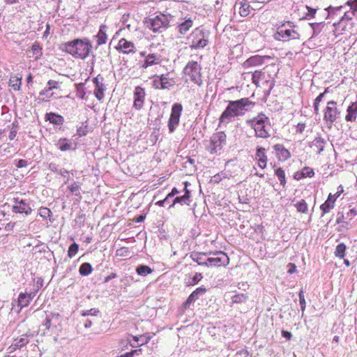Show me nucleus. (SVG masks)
Listing matches in <instances>:
<instances>
[{"instance_id":"nucleus-32","label":"nucleus","mask_w":357,"mask_h":357,"mask_svg":"<svg viewBox=\"0 0 357 357\" xmlns=\"http://www.w3.org/2000/svg\"><path fill=\"white\" fill-rule=\"evenodd\" d=\"M49 317L50 318V321L52 322L53 328H54L56 331H61V321H62V317L61 314L58 312H50L48 314Z\"/></svg>"},{"instance_id":"nucleus-2","label":"nucleus","mask_w":357,"mask_h":357,"mask_svg":"<svg viewBox=\"0 0 357 357\" xmlns=\"http://www.w3.org/2000/svg\"><path fill=\"white\" fill-rule=\"evenodd\" d=\"M92 44L87 38H75L61 43L59 50L66 52L75 59L84 60L90 56L92 51Z\"/></svg>"},{"instance_id":"nucleus-12","label":"nucleus","mask_w":357,"mask_h":357,"mask_svg":"<svg viewBox=\"0 0 357 357\" xmlns=\"http://www.w3.org/2000/svg\"><path fill=\"white\" fill-rule=\"evenodd\" d=\"M13 205L12 206V211L15 213L24 214L29 215L32 212L31 202L26 199L15 197L13 199Z\"/></svg>"},{"instance_id":"nucleus-55","label":"nucleus","mask_w":357,"mask_h":357,"mask_svg":"<svg viewBox=\"0 0 357 357\" xmlns=\"http://www.w3.org/2000/svg\"><path fill=\"white\" fill-rule=\"evenodd\" d=\"M306 9L307 12L305 14V15L302 17L303 20H311L315 17L317 9L306 6Z\"/></svg>"},{"instance_id":"nucleus-13","label":"nucleus","mask_w":357,"mask_h":357,"mask_svg":"<svg viewBox=\"0 0 357 357\" xmlns=\"http://www.w3.org/2000/svg\"><path fill=\"white\" fill-rule=\"evenodd\" d=\"M343 191V187L340 185L338 186L337 191L335 194L333 195L330 193L328 195L326 200L320 206L321 217H323L326 213H329L330 211L335 207V202L336 199L340 196Z\"/></svg>"},{"instance_id":"nucleus-48","label":"nucleus","mask_w":357,"mask_h":357,"mask_svg":"<svg viewBox=\"0 0 357 357\" xmlns=\"http://www.w3.org/2000/svg\"><path fill=\"white\" fill-rule=\"evenodd\" d=\"M105 89L104 84H101V85L95 88L94 96L98 100L101 101L103 99Z\"/></svg>"},{"instance_id":"nucleus-52","label":"nucleus","mask_w":357,"mask_h":357,"mask_svg":"<svg viewBox=\"0 0 357 357\" xmlns=\"http://www.w3.org/2000/svg\"><path fill=\"white\" fill-rule=\"evenodd\" d=\"M78 250H79V245L77 243L73 242L68 247V257L69 258H73L77 253Z\"/></svg>"},{"instance_id":"nucleus-61","label":"nucleus","mask_w":357,"mask_h":357,"mask_svg":"<svg viewBox=\"0 0 357 357\" xmlns=\"http://www.w3.org/2000/svg\"><path fill=\"white\" fill-rule=\"evenodd\" d=\"M46 86L52 91L54 89H59L60 86V83L57 81L50 79L47 82Z\"/></svg>"},{"instance_id":"nucleus-36","label":"nucleus","mask_w":357,"mask_h":357,"mask_svg":"<svg viewBox=\"0 0 357 357\" xmlns=\"http://www.w3.org/2000/svg\"><path fill=\"white\" fill-rule=\"evenodd\" d=\"M31 50L33 52L35 60H38L42 57L43 47L39 42H34L31 46Z\"/></svg>"},{"instance_id":"nucleus-49","label":"nucleus","mask_w":357,"mask_h":357,"mask_svg":"<svg viewBox=\"0 0 357 357\" xmlns=\"http://www.w3.org/2000/svg\"><path fill=\"white\" fill-rule=\"evenodd\" d=\"M295 207L297 211L302 213H307L308 212L307 204L304 199L298 201L296 204Z\"/></svg>"},{"instance_id":"nucleus-15","label":"nucleus","mask_w":357,"mask_h":357,"mask_svg":"<svg viewBox=\"0 0 357 357\" xmlns=\"http://www.w3.org/2000/svg\"><path fill=\"white\" fill-rule=\"evenodd\" d=\"M33 337V333L29 329L26 333L15 337L9 349H11V351L21 349L29 343L30 339Z\"/></svg>"},{"instance_id":"nucleus-18","label":"nucleus","mask_w":357,"mask_h":357,"mask_svg":"<svg viewBox=\"0 0 357 357\" xmlns=\"http://www.w3.org/2000/svg\"><path fill=\"white\" fill-rule=\"evenodd\" d=\"M45 121H49L59 130L64 131L65 128L62 127L65 120L64 117L56 112H50L45 114Z\"/></svg>"},{"instance_id":"nucleus-19","label":"nucleus","mask_w":357,"mask_h":357,"mask_svg":"<svg viewBox=\"0 0 357 357\" xmlns=\"http://www.w3.org/2000/svg\"><path fill=\"white\" fill-rule=\"evenodd\" d=\"M56 147L61 151H75L77 143L73 139L61 137L55 143Z\"/></svg>"},{"instance_id":"nucleus-30","label":"nucleus","mask_w":357,"mask_h":357,"mask_svg":"<svg viewBox=\"0 0 357 357\" xmlns=\"http://www.w3.org/2000/svg\"><path fill=\"white\" fill-rule=\"evenodd\" d=\"M193 25L191 18H185L184 21L177 25V29L180 34L185 35Z\"/></svg>"},{"instance_id":"nucleus-40","label":"nucleus","mask_w":357,"mask_h":357,"mask_svg":"<svg viewBox=\"0 0 357 357\" xmlns=\"http://www.w3.org/2000/svg\"><path fill=\"white\" fill-rule=\"evenodd\" d=\"M38 213L40 216L43 218V220H49L51 222L54 221V219L52 218L53 215L52 212L47 207L41 206L39 208Z\"/></svg>"},{"instance_id":"nucleus-56","label":"nucleus","mask_w":357,"mask_h":357,"mask_svg":"<svg viewBox=\"0 0 357 357\" xmlns=\"http://www.w3.org/2000/svg\"><path fill=\"white\" fill-rule=\"evenodd\" d=\"M298 297H299V303H300L301 310L302 311V315H303L304 311L306 307V302H305L304 291H303V288L300 290V291L298 293Z\"/></svg>"},{"instance_id":"nucleus-9","label":"nucleus","mask_w":357,"mask_h":357,"mask_svg":"<svg viewBox=\"0 0 357 357\" xmlns=\"http://www.w3.org/2000/svg\"><path fill=\"white\" fill-rule=\"evenodd\" d=\"M333 26L335 27L333 32L336 37L347 33L354 34L356 30L354 22L339 20L337 22H334Z\"/></svg>"},{"instance_id":"nucleus-23","label":"nucleus","mask_w":357,"mask_h":357,"mask_svg":"<svg viewBox=\"0 0 357 357\" xmlns=\"http://www.w3.org/2000/svg\"><path fill=\"white\" fill-rule=\"evenodd\" d=\"M255 159L258 160L259 167L261 169H265L267 165V155L266 149L261 146H257L256 149Z\"/></svg>"},{"instance_id":"nucleus-39","label":"nucleus","mask_w":357,"mask_h":357,"mask_svg":"<svg viewBox=\"0 0 357 357\" xmlns=\"http://www.w3.org/2000/svg\"><path fill=\"white\" fill-rule=\"evenodd\" d=\"M344 6L333 7L332 6H328L326 8V10L328 13V18H334L335 16H337L339 14L341 13L342 8H344Z\"/></svg>"},{"instance_id":"nucleus-44","label":"nucleus","mask_w":357,"mask_h":357,"mask_svg":"<svg viewBox=\"0 0 357 357\" xmlns=\"http://www.w3.org/2000/svg\"><path fill=\"white\" fill-rule=\"evenodd\" d=\"M227 177V174L225 171H221L219 173L215 174L210 179V183L218 184L223 178Z\"/></svg>"},{"instance_id":"nucleus-24","label":"nucleus","mask_w":357,"mask_h":357,"mask_svg":"<svg viewBox=\"0 0 357 357\" xmlns=\"http://www.w3.org/2000/svg\"><path fill=\"white\" fill-rule=\"evenodd\" d=\"M190 257L193 261L197 263L198 265L207 267L208 253L192 252L190 253Z\"/></svg>"},{"instance_id":"nucleus-4","label":"nucleus","mask_w":357,"mask_h":357,"mask_svg":"<svg viewBox=\"0 0 357 357\" xmlns=\"http://www.w3.org/2000/svg\"><path fill=\"white\" fill-rule=\"evenodd\" d=\"M210 32L202 27H197L189 35L188 39L191 41V50L204 49L209 42Z\"/></svg>"},{"instance_id":"nucleus-20","label":"nucleus","mask_w":357,"mask_h":357,"mask_svg":"<svg viewBox=\"0 0 357 357\" xmlns=\"http://www.w3.org/2000/svg\"><path fill=\"white\" fill-rule=\"evenodd\" d=\"M174 84L169 82L166 75H155L153 80V86L156 89H169Z\"/></svg>"},{"instance_id":"nucleus-29","label":"nucleus","mask_w":357,"mask_h":357,"mask_svg":"<svg viewBox=\"0 0 357 357\" xmlns=\"http://www.w3.org/2000/svg\"><path fill=\"white\" fill-rule=\"evenodd\" d=\"M192 199L188 198V195H178L175 197L172 203L169 204L168 208H171L172 207H174L176 204H178L181 205H187L190 206Z\"/></svg>"},{"instance_id":"nucleus-6","label":"nucleus","mask_w":357,"mask_h":357,"mask_svg":"<svg viewBox=\"0 0 357 357\" xmlns=\"http://www.w3.org/2000/svg\"><path fill=\"white\" fill-rule=\"evenodd\" d=\"M227 143V135L223 131L214 133L210 139V145L207 150L211 154H220Z\"/></svg>"},{"instance_id":"nucleus-3","label":"nucleus","mask_w":357,"mask_h":357,"mask_svg":"<svg viewBox=\"0 0 357 357\" xmlns=\"http://www.w3.org/2000/svg\"><path fill=\"white\" fill-rule=\"evenodd\" d=\"M246 123L255 130L256 137L267 139L271 136L268 128L271 125L270 119L264 112H260L257 116L247 120Z\"/></svg>"},{"instance_id":"nucleus-58","label":"nucleus","mask_w":357,"mask_h":357,"mask_svg":"<svg viewBox=\"0 0 357 357\" xmlns=\"http://www.w3.org/2000/svg\"><path fill=\"white\" fill-rule=\"evenodd\" d=\"M130 253V250L127 247H122L116 251V255L119 257H128Z\"/></svg>"},{"instance_id":"nucleus-34","label":"nucleus","mask_w":357,"mask_h":357,"mask_svg":"<svg viewBox=\"0 0 357 357\" xmlns=\"http://www.w3.org/2000/svg\"><path fill=\"white\" fill-rule=\"evenodd\" d=\"M9 86L15 91H20L22 86V77L17 75H11L9 79Z\"/></svg>"},{"instance_id":"nucleus-50","label":"nucleus","mask_w":357,"mask_h":357,"mask_svg":"<svg viewBox=\"0 0 357 357\" xmlns=\"http://www.w3.org/2000/svg\"><path fill=\"white\" fill-rule=\"evenodd\" d=\"M160 128H155L153 130V132L151 133L149 137V142L151 144V145H154L158 140L159 136H160Z\"/></svg>"},{"instance_id":"nucleus-35","label":"nucleus","mask_w":357,"mask_h":357,"mask_svg":"<svg viewBox=\"0 0 357 357\" xmlns=\"http://www.w3.org/2000/svg\"><path fill=\"white\" fill-rule=\"evenodd\" d=\"M135 271L138 275L145 277L153 272V269L151 268L149 266L142 264L138 265Z\"/></svg>"},{"instance_id":"nucleus-45","label":"nucleus","mask_w":357,"mask_h":357,"mask_svg":"<svg viewBox=\"0 0 357 357\" xmlns=\"http://www.w3.org/2000/svg\"><path fill=\"white\" fill-rule=\"evenodd\" d=\"M248 295L247 294H236L231 297L233 303H243L248 300Z\"/></svg>"},{"instance_id":"nucleus-21","label":"nucleus","mask_w":357,"mask_h":357,"mask_svg":"<svg viewBox=\"0 0 357 357\" xmlns=\"http://www.w3.org/2000/svg\"><path fill=\"white\" fill-rule=\"evenodd\" d=\"M116 49L119 52L126 54L136 52L135 44L123 38L119 40L118 45L116 46Z\"/></svg>"},{"instance_id":"nucleus-16","label":"nucleus","mask_w":357,"mask_h":357,"mask_svg":"<svg viewBox=\"0 0 357 357\" xmlns=\"http://www.w3.org/2000/svg\"><path fill=\"white\" fill-rule=\"evenodd\" d=\"M207 291V289L204 286H200L195 289L187 298L185 302L182 304L181 308L183 310H186L187 309H190L191 305H192L197 300H198L200 297L203 296L206 292Z\"/></svg>"},{"instance_id":"nucleus-5","label":"nucleus","mask_w":357,"mask_h":357,"mask_svg":"<svg viewBox=\"0 0 357 357\" xmlns=\"http://www.w3.org/2000/svg\"><path fill=\"white\" fill-rule=\"evenodd\" d=\"M144 24L154 33H162L169 26L168 15L160 14L154 17H146Z\"/></svg>"},{"instance_id":"nucleus-64","label":"nucleus","mask_w":357,"mask_h":357,"mask_svg":"<svg viewBox=\"0 0 357 357\" xmlns=\"http://www.w3.org/2000/svg\"><path fill=\"white\" fill-rule=\"evenodd\" d=\"M328 90H329L328 87L326 88L323 93H319L317 96V97L314 99V102H315L317 104H319L322 101V100L324 98L325 95L327 93H328V91H329Z\"/></svg>"},{"instance_id":"nucleus-26","label":"nucleus","mask_w":357,"mask_h":357,"mask_svg":"<svg viewBox=\"0 0 357 357\" xmlns=\"http://www.w3.org/2000/svg\"><path fill=\"white\" fill-rule=\"evenodd\" d=\"M264 62V56L260 55H255L249 57L243 63V66L245 68L257 66L263 64Z\"/></svg>"},{"instance_id":"nucleus-53","label":"nucleus","mask_w":357,"mask_h":357,"mask_svg":"<svg viewBox=\"0 0 357 357\" xmlns=\"http://www.w3.org/2000/svg\"><path fill=\"white\" fill-rule=\"evenodd\" d=\"M357 12H354V10L344 12V14L340 17L339 20H344L347 22H354L353 17L356 15Z\"/></svg>"},{"instance_id":"nucleus-25","label":"nucleus","mask_w":357,"mask_h":357,"mask_svg":"<svg viewBox=\"0 0 357 357\" xmlns=\"http://www.w3.org/2000/svg\"><path fill=\"white\" fill-rule=\"evenodd\" d=\"M273 148L275 151L280 160L284 161L291 157L289 151L287 149L283 144H276Z\"/></svg>"},{"instance_id":"nucleus-41","label":"nucleus","mask_w":357,"mask_h":357,"mask_svg":"<svg viewBox=\"0 0 357 357\" xmlns=\"http://www.w3.org/2000/svg\"><path fill=\"white\" fill-rule=\"evenodd\" d=\"M275 175L278 177L280 181V183L282 187H284L287 183L285 173L282 167L276 168L274 171Z\"/></svg>"},{"instance_id":"nucleus-31","label":"nucleus","mask_w":357,"mask_h":357,"mask_svg":"<svg viewBox=\"0 0 357 357\" xmlns=\"http://www.w3.org/2000/svg\"><path fill=\"white\" fill-rule=\"evenodd\" d=\"M345 120L347 122L355 121L357 116V105L351 102L347 107Z\"/></svg>"},{"instance_id":"nucleus-33","label":"nucleus","mask_w":357,"mask_h":357,"mask_svg":"<svg viewBox=\"0 0 357 357\" xmlns=\"http://www.w3.org/2000/svg\"><path fill=\"white\" fill-rule=\"evenodd\" d=\"M80 315L83 317H92L96 319V318H101L102 313L98 308H91L89 310H82Z\"/></svg>"},{"instance_id":"nucleus-62","label":"nucleus","mask_w":357,"mask_h":357,"mask_svg":"<svg viewBox=\"0 0 357 357\" xmlns=\"http://www.w3.org/2000/svg\"><path fill=\"white\" fill-rule=\"evenodd\" d=\"M14 165L17 168L21 169L28 165V161L24 159L15 160Z\"/></svg>"},{"instance_id":"nucleus-27","label":"nucleus","mask_w":357,"mask_h":357,"mask_svg":"<svg viewBox=\"0 0 357 357\" xmlns=\"http://www.w3.org/2000/svg\"><path fill=\"white\" fill-rule=\"evenodd\" d=\"M107 26L105 24H101L98 32L94 37L96 38L97 46L105 44L107 40Z\"/></svg>"},{"instance_id":"nucleus-37","label":"nucleus","mask_w":357,"mask_h":357,"mask_svg":"<svg viewBox=\"0 0 357 357\" xmlns=\"http://www.w3.org/2000/svg\"><path fill=\"white\" fill-rule=\"evenodd\" d=\"M309 25L312 29V35L311 38H315L321 32L325 26V22H311L309 23Z\"/></svg>"},{"instance_id":"nucleus-14","label":"nucleus","mask_w":357,"mask_h":357,"mask_svg":"<svg viewBox=\"0 0 357 357\" xmlns=\"http://www.w3.org/2000/svg\"><path fill=\"white\" fill-rule=\"evenodd\" d=\"M294 27L292 22L287 21L280 25L275 34V39L278 40H289L291 38V29Z\"/></svg>"},{"instance_id":"nucleus-38","label":"nucleus","mask_w":357,"mask_h":357,"mask_svg":"<svg viewBox=\"0 0 357 357\" xmlns=\"http://www.w3.org/2000/svg\"><path fill=\"white\" fill-rule=\"evenodd\" d=\"M93 271V266L89 262L82 263L79 268V273L82 276H88Z\"/></svg>"},{"instance_id":"nucleus-57","label":"nucleus","mask_w":357,"mask_h":357,"mask_svg":"<svg viewBox=\"0 0 357 357\" xmlns=\"http://www.w3.org/2000/svg\"><path fill=\"white\" fill-rule=\"evenodd\" d=\"M250 6L249 3L242 4L239 8V14L242 17H247L250 14Z\"/></svg>"},{"instance_id":"nucleus-60","label":"nucleus","mask_w":357,"mask_h":357,"mask_svg":"<svg viewBox=\"0 0 357 357\" xmlns=\"http://www.w3.org/2000/svg\"><path fill=\"white\" fill-rule=\"evenodd\" d=\"M88 134L87 126H79L77 128L75 135L78 137H84Z\"/></svg>"},{"instance_id":"nucleus-46","label":"nucleus","mask_w":357,"mask_h":357,"mask_svg":"<svg viewBox=\"0 0 357 357\" xmlns=\"http://www.w3.org/2000/svg\"><path fill=\"white\" fill-rule=\"evenodd\" d=\"M264 77V73L261 70H255L252 75V82L257 86H259V82Z\"/></svg>"},{"instance_id":"nucleus-63","label":"nucleus","mask_w":357,"mask_h":357,"mask_svg":"<svg viewBox=\"0 0 357 357\" xmlns=\"http://www.w3.org/2000/svg\"><path fill=\"white\" fill-rule=\"evenodd\" d=\"M93 321H96V319L94 318H86L80 321V323H82L85 328H89L92 326Z\"/></svg>"},{"instance_id":"nucleus-42","label":"nucleus","mask_w":357,"mask_h":357,"mask_svg":"<svg viewBox=\"0 0 357 357\" xmlns=\"http://www.w3.org/2000/svg\"><path fill=\"white\" fill-rule=\"evenodd\" d=\"M68 189L73 195L79 197L80 199L82 198L80 194V186L78 182L73 180V183L68 186Z\"/></svg>"},{"instance_id":"nucleus-47","label":"nucleus","mask_w":357,"mask_h":357,"mask_svg":"<svg viewBox=\"0 0 357 357\" xmlns=\"http://www.w3.org/2000/svg\"><path fill=\"white\" fill-rule=\"evenodd\" d=\"M203 278L201 273H196L189 280L186 282V286H195Z\"/></svg>"},{"instance_id":"nucleus-28","label":"nucleus","mask_w":357,"mask_h":357,"mask_svg":"<svg viewBox=\"0 0 357 357\" xmlns=\"http://www.w3.org/2000/svg\"><path fill=\"white\" fill-rule=\"evenodd\" d=\"M54 92H51L47 86L39 92V96L36 99L39 102H48L50 98L56 99L57 97L54 96Z\"/></svg>"},{"instance_id":"nucleus-54","label":"nucleus","mask_w":357,"mask_h":357,"mask_svg":"<svg viewBox=\"0 0 357 357\" xmlns=\"http://www.w3.org/2000/svg\"><path fill=\"white\" fill-rule=\"evenodd\" d=\"M314 141L315 142V146L319 149L318 153H321V152L324 149V144L326 143V141L321 137H315Z\"/></svg>"},{"instance_id":"nucleus-8","label":"nucleus","mask_w":357,"mask_h":357,"mask_svg":"<svg viewBox=\"0 0 357 357\" xmlns=\"http://www.w3.org/2000/svg\"><path fill=\"white\" fill-rule=\"evenodd\" d=\"M183 112V106L179 102L174 103L172 106L170 116L168 120V129L169 133H173L180 122V118Z\"/></svg>"},{"instance_id":"nucleus-7","label":"nucleus","mask_w":357,"mask_h":357,"mask_svg":"<svg viewBox=\"0 0 357 357\" xmlns=\"http://www.w3.org/2000/svg\"><path fill=\"white\" fill-rule=\"evenodd\" d=\"M201 69L200 65H199L197 61H190L183 68V73L185 75L189 76L192 82L201 86L202 84Z\"/></svg>"},{"instance_id":"nucleus-51","label":"nucleus","mask_w":357,"mask_h":357,"mask_svg":"<svg viewBox=\"0 0 357 357\" xmlns=\"http://www.w3.org/2000/svg\"><path fill=\"white\" fill-rule=\"evenodd\" d=\"M146 58L151 66L158 64L161 61V56L157 54H149Z\"/></svg>"},{"instance_id":"nucleus-43","label":"nucleus","mask_w":357,"mask_h":357,"mask_svg":"<svg viewBox=\"0 0 357 357\" xmlns=\"http://www.w3.org/2000/svg\"><path fill=\"white\" fill-rule=\"evenodd\" d=\"M347 250V246L344 243H339L335 250V255L340 259H343L345 257V252Z\"/></svg>"},{"instance_id":"nucleus-22","label":"nucleus","mask_w":357,"mask_h":357,"mask_svg":"<svg viewBox=\"0 0 357 357\" xmlns=\"http://www.w3.org/2000/svg\"><path fill=\"white\" fill-rule=\"evenodd\" d=\"M145 98V91L144 89L141 86H136L134 91V102L133 107L140 110L144 105Z\"/></svg>"},{"instance_id":"nucleus-11","label":"nucleus","mask_w":357,"mask_h":357,"mask_svg":"<svg viewBox=\"0 0 357 357\" xmlns=\"http://www.w3.org/2000/svg\"><path fill=\"white\" fill-rule=\"evenodd\" d=\"M337 102L334 100H331L327 102V106L324 109V120L328 124L329 128L340 116V112L336 107Z\"/></svg>"},{"instance_id":"nucleus-59","label":"nucleus","mask_w":357,"mask_h":357,"mask_svg":"<svg viewBox=\"0 0 357 357\" xmlns=\"http://www.w3.org/2000/svg\"><path fill=\"white\" fill-rule=\"evenodd\" d=\"M301 170L305 178H312L314 176V169L310 167H305Z\"/></svg>"},{"instance_id":"nucleus-1","label":"nucleus","mask_w":357,"mask_h":357,"mask_svg":"<svg viewBox=\"0 0 357 357\" xmlns=\"http://www.w3.org/2000/svg\"><path fill=\"white\" fill-rule=\"evenodd\" d=\"M256 103L250 98H242L235 100H228L227 105L220 114L219 124L227 125L238 120L255 106Z\"/></svg>"},{"instance_id":"nucleus-17","label":"nucleus","mask_w":357,"mask_h":357,"mask_svg":"<svg viewBox=\"0 0 357 357\" xmlns=\"http://www.w3.org/2000/svg\"><path fill=\"white\" fill-rule=\"evenodd\" d=\"M31 301V298L27 292H20L17 299L12 301V310L19 313L23 307H27Z\"/></svg>"},{"instance_id":"nucleus-10","label":"nucleus","mask_w":357,"mask_h":357,"mask_svg":"<svg viewBox=\"0 0 357 357\" xmlns=\"http://www.w3.org/2000/svg\"><path fill=\"white\" fill-rule=\"evenodd\" d=\"M211 254L217 257H208L207 267L227 266L229 264V258L224 251L210 252L209 255Z\"/></svg>"}]
</instances>
